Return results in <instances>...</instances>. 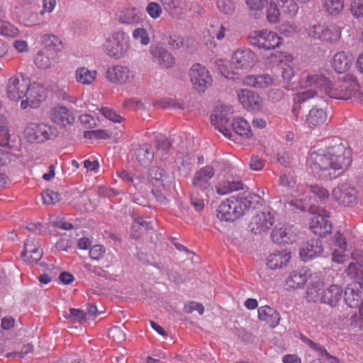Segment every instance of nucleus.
<instances>
[{"mask_svg":"<svg viewBox=\"0 0 363 363\" xmlns=\"http://www.w3.org/2000/svg\"><path fill=\"white\" fill-rule=\"evenodd\" d=\"M310 166L322 180L337 177L352 162V150L339 143L325 150L313 151L308 158Z\"/></svg>","mask_w":363,"mask_h":363,"instance_id":"nucleus-1","label":"nucleus"},{"mask_svg":"<svg viewBox=\"0 0 363 363\" xmlns=\"http://www.w3.org/2000/svg\"><path fill=\"white\" fill-rule=\"evenodd\" d=\"M332 74L330 71L323 70L308 75L306 79V86H314L330 98L340 100L355 99L363 105V94L358 91V84L354 80L344 77L332 83Z\"/></svg>","mask_w":363,"mask_h":363,"instance_id":"nucleus-2","label":"nucleus"},{"mask_svg":"<svg viewBox=\"0 0 363 363\" xmlns=\"http://www.w3.org/2000/svg\"><path fill=\"white\" fill-rule=\"evenodd\" d=\"M309 211L314 216L311 218L310 228L311 231L321 238L332 233L333 224L329 220L330 212L324 208L311 206Z\"/></svg>","mask_w":363,"mask_h":363,"instance_id":"nucleus-3","label":"nucleus"},{"mask_svg":"<svg viewBox=\"0 0 363 363\" xmlns=\"http://www.w3.org/2000/svg\"><path fill=\"white\" fill-rule=\"evenodd\" d=\"M282 38L275 32L267 30L256 31L249 37L250 45L264 50H271L279 47L282 43Z\"/></svg>","mask_w":363,"mask_h":363,"instance_id":"nucleus-4","label":"nucleus"},{"mask_svg":"<svg viewBox=\"0 0 363 363\" xmlns=\"http://www.w3.org/2000/svg\"><path fill=\"white\" fill-rule=\"evenodd\" d=\"M255 54L250 50L235 52L231 57L230 67L233 74L241 75L254 66Z\"/></svg>","mask_w":363,"mask_h":363,"instance_id":"nucleus-5","label":"nucleus"},{"mask_svg":"<svg viewBox=\"0 0 363 363\" xmlns=\"http://www.w3.org/2000/svg\"><path fill=\"white\" fill-rule=\"evenodd\" d=\"M191 82L198 93H203L212 84V77L209 72L200 64H194L189 72Z\"/></svg>","mask_w":363,"mask_h":363,"instance_id":"nucleus-6","label":"nucleus"},{"mask_svg":"<svg viewBox=\"0 0 363 363\" xmlns=\"http://www.w3.org/2000/svg\"><path fill=\"white\" fill-rule=\"evenodd\" d=\"M238 199L232 196L222 202L217 209V218L220 221H234L243 216V211L240 209Z\"/></svg>","mask_w":363,"mask_h":363,"instance_id":"nucleus-7","label":"nucleus"},{"mask_svg":"<svg viewBox=\"0 0 363 363\" xmlns=\"http://www.w3.org/2000/svg\"><path fill=\"white\" fill-rule=\"evenodd\" d=\"M129 48L128 37L123 32H116L106 45V53L116 59L125 55Z\"/></svg>","mask_w":363,"mask_h":363,"instance_id":"nucleus-8","label":"nucleus"},{"mask_svg":"<svg viewBox=\"0 0 363 363\" xmlns=\"http://www.w3.org/2000/svg\"><path fill=\"white\" fill-rule=\"evenodd\" d=\"M308 35L325 43H335L340 38L341 31L336 26L325 27L322 25H316L309 29Z\"/></svg>","mask_w":363,"mask_h":363,"instance_id":"nucleus-9","label":"nucleus"},{"mask_svg":"<svg viewBox=\"0 0 363 363\" xmlns=\"http://www.w3.org/2000/svg\"><path fill=\"white\" fill-rule=\"evenodd\" d=\"M215 170L213 166L206 165L195 172L192 180L193 191H201L207 195V191L211 186L210 179L214 176Z\"/></svg>","mask_w":363,"mask_h":363,"instance_id":"nucleus-10","label":"nucleus"},{"mask_svg":"<svg viewBox=\"0 0 363 363\" xmlns=\"http://www.w3.org/2000/svg\"><path fill=\"white\" fill-rule=\"evenodd\" d=\"M51 128L44 123H30L24 130V135L30 143H40L50 138Z\"/></svg>","mask_w":363,"mask_h":363,"instance_id":"nucleus-11","label":"nucleus"},{"mask_svg":"<svg viewBox=\"0 0 363 363\" xmlns=\"http://www.w3.org/2000/svg\"><path fill=\"white\" fill-rule=\"evenodd\" d=\"M240 209L243 211V216L245 214L257 213L264 204V200L258 194L245 192L242 196L237 197Z\"/></svg>","mask_w":363,"mask_h":363,"instance_id":"nucleus-12","label":"nucleus"},{"mask_svg":"<svg viewBox=\"0 0 363 363\" xmlns=\"http://www.w3.org/2000/svg\"><path fill=\"white\" fill-rule=\"evenodd\" d=\"M334 199L340 204L350 206L357 202V191L348 183L340 184L332 193Z\"/></svg>","mask_w":363,"mask_h":363,"instance_id":"nucleus-13","label":"nucleus"},{"mask_svg":"<svg viewBox=\"0 0 363 363\" xmlns=\"http://www.w3.org/2000/svg\"><path fill=\"white\" fill-rule=\"evenodd\" d=\"M274 216L271 212L262 211L255 213L249 224V228L252 233L258 235L268 230L274 225Z\"/></svg>","mask_w":363,"mask_h":363,"instance_id":"nucleus-14","label":"nucleus"},{"mask_svg":"<svg viewBox=\"0 0 363 363\" xmlns=\"http://www.w3.org/2000/svg\"><path fill=\"white\" fill-rule=\"evenodd\" d=\"M296 238L297 235L291 228L280 223L275 225L271 233L272 242L278 245L292 244Z\"/></svg>","mask_w":363,"mask_h":363,"instance_id":"nucleus-15","label":"nucleus"},{"mask_svg":"<svg viewBox=\"0 0 363 363\" xmlns=\"http://www.w3.org/2000/svg\"><path fill=\"white\" fill-rule=\"evenodd\" d=\"M317 91L315 89H308L303 91L297 94L294 98V104L291 108V113L295 121H298L301 109V104L308 102L309 104H313L315 101L323 102L320 97L316 96Z\"/></svg>","mask_w":363,"mask_h":363,"instance_id":"nucleus-16","label":"nucleus"},{"mask_svg":"<svg viewBox=\"0 0 363 363\" xmlns=\"http://www.w3.org/2000/svg\"><path fill=\"white\" fill-rule=\"evenodd\" d=\"M323 252L322 241L320 239H311L303 244L299 249V257L303 262H308L319 257Z\"/></svg>","mask_w":363,"mask_h":363,"instance_id":"nucleus-17","label":"nucleus"},{"mask_svg":"<svg viewBox=\"0 0 363 363\" xmlns=\"http://www.w3.org/2000/svg\"><path fill=\"white\" fill-rule=\"evenodd\" d=\"M106 74L108 81L119 84L130 82L134 77L133 72L127 67L119 65L109 67Z\"/></svg>","mask_w":363,"mask_h":363,"instance_id":"nucleus-18","label":"nucleus"},{"mask_svg":"<svg viewBox=\"0 0 363 363\" xmlns=\"http://www.w3.org/2000/svg\"><path fill=\"white\" fill-rule=\"evenodd\" d=\"M28 81L16 77H11L7 84L6 94L9 99L17 101L26 94Z\"/></svg>","mask_w":363,"mask_h":363,"instance_id":"nucleus-19","label":"nucleus"},{"mask_svg":"<svg viewBox=\"0 0 363 363\" xmlns=\"http://www.w3.org/2000/svg\"><path fill=\"white\" fill-rule=\"evenodd\" d=\"M318 101L311 104L313 107L306 116L305 123L310 128H318L324 125L328 120L326 111L320 105L317 104Z\"/></svg>","mask_w":363,"mask_h":363,"instance_id":"nucleus-20","label":"nucleus"},{"mask_svg":"<svg viewBox=\"0 0 363 363\" xmlns=\"http://www.w3.org/2000/svg\"><path fill=\"white\" fill-rule=\"evenodd\" d=\"M231 118L232 116L226 112L216 111L215 113L211 116V121L220 133L225 136H230L233 128Z\"/></svg>","mask_w":363,"mask_h":363,"instance_id":"nucleus-21","label":"nucleus"},{"mask_svg":"<svg viewBox=\"0 0 363 363\" xmlns=\"http://www.w3.org/2000/svg\"><path fill=\"white\" fill-rule=\"evenodd\" d=\"M238 96L240 102L247 110L258 111L262 107V99L254 91L248 89H241Z\"/></svg>","mask_w":363,"mask_h":363,"instance_id":"nucleus-22","label":"nucleus"},{"mask_svg":"<svg viewBox=\"0 0 363 363\" xmlns=\"http://www.w3.org/2000/svg\"><path fill=\"white\" fill-rule=\"evenodd\" d=\"M363 288L357 284L348 285L345 290L344 299L347 305L351 308L359 307L362 303Z\"/></svg>","mask_w":363,"mask_h":363,"instance_id":"nucleus-23","label":"nucleus"},{"mask_svg":"<svg viewBox=\"0 0 363 363\" xmlns=\"http://www.w3.org/2000/svg\"><path fill=\"white\" fill-rule=\"evenodd\" d=\"M150 53L162 67L169 68L174 65L173 55L160 45H152Z\"/></svg>","mask_w":363,"mask_h":363,"instance_id":"nucleus-24","label":"nucleus"},{"mask_svg":"<svg viewBox=\"0 0 363 363\" xmlns=\"http://www.w3.org/2000/svg\"><path fill=\"white\" fill-rule=\"evenodd\" d=\"M58 56L55 52L50 50L42 49L38 51L34 57L35 65L40 69H48L57 62Z\"/></svg>","mask_w":363,"mask_h":363,"instance_id":"nucleus-25","label":"nucleus"},{"mask_svg":"<svg viewBox=\"0 0 363 363\" xmlns=\"http://www.w3.org/2000/svg\"><path fill=\"white\" fill-rule=\"evenodd\" d=\"M51 118L55 123L64 127L72 125L75 120L72 112L62 106H56L52 110Z\"/></svg>","mask_w":363,"mask_h":363,"instance_id":"nucleus-26","label":"nucleus"},{"mask_svg":"<svg viewBox=\"0 0 363 363\" xmlns=\"http://www.w3.org/2000/svg\"><path fill=\"white\" fill-rule=\"evenodd\" d=\"M148 180L154 185L159 183L165 189L169 187L172 177L163 169L152 167L148 170Z\"/></svg>","mask_w":363,"mask_h":363,"instance_id":"nucleus-27","label":"nucleus"},{"mask_svg":"<svg viewBox=\"0 0 363 363\" xmlns=\"http://www.w3.org/2000/svg\"><path fill=\"white\" fill-rule=\"evenodd\" d=\"M342 296V288L337 284H332L323 291L320 299L321 303H324L334 307L340 301Z\"/></svg>","mask_w":363,"mask_h":363,"instance_id":"nucleus-28","label":"nucleus"},{"mask_svg":"<svg viewBox=\"0 0 363 363\" xmlns=\"http://www.w3.org/2000/svg\"><path fill=\"white\" fill-rule=\"evenodd\" d=\"M354 60L353 55L347 52H337L333 57V67L337 73H344L350 68Z\"/></svg>","mask_w":363,"mask_h":363,"instance_id":"nucleus-29","label":"nucleus"},{"mask_svg":"<svg viewBox=\"0 0 363 363\" xmlns=\"http://www.w3.org/2000/svg\"><path fill=\"white\" fill-rule=\"evenodd\" d=\"M290 258V252L284 250L276 251L269 255L267 265L271 269H280L286 265Z\"/></svg>","mask_w":363,"mask_h":363,"instance_id":"nucleus-30","label":"nucleus"},{"mask_svg":"<svg viewBox=\"0 0 363 363\" xmlns=\"http://www.w3.org/2000/svg\"><path fill=\"white\" fill-rule=\"evenodd\" d=\"M143 13L137 8H128L121 11L118 16V21L124 24L138 23L142 21Z\"/></svg>","mask_w":363,"mask_h":363,"instance_id":"nucleus-31","label":"nucleus"},{"mask_svg":"<svg viewBox=\"0 0 363 363\" xmlns=\"http://www.w3.org/2000/svg\"><path fill=\"white\" fill-rule=\"evenodd\" d=\"M307 279L306 270H294L286 279V286L288 289H295L303 286L306 283Z\"/></svg>","mask_w":363,"mask_h":363,"instance_id":"nucleus-32","label":"nucleus"},{"mask_svg":"<svg viewBox=\"0 0 363 363\" xmlns=\"http://www.w3.org/2000/svg\"><path fill=\"white\" fill-rule=\"evenodd\" d=\"M346 273L354 280L352 284H357L360 288H363V264L361 262H351L346 269Z\"/></svg>","mask_w":363,"mask_h":363,"instance_id":"nucleus-33","label":"nucleus"},{"mask_svg":"<svg viewBox=\"0 0 363 363\" xmlns=\"http://www.w3.org/2000/svg\"><path fill=\"white\" fill-rule=\"evenodd\" d=\"M28 99H30V106H36L44 98V91L42 86L38 84H30L28 81L26 94L25 95Z\"/></svg>","mask_w":363,"mask_h":363,"instance_id":"nucleus-34","label":"nucleus"},{"mask_svg":"<svg viewBox=\"0 0 363 363\" xmlns=\"http://www.w3.org/2000/svg\"><path fill=\"white\" fill-rule=\"evenodd\" d=\"M135 155L139 163L144 166H148L154 158L152 147L148 144H143L135 149Z\"/></svg>","mask_w":363,"mask_h":363,"instance_id":"nucleus-35","label":"nucleus"},{"mask_svg":"<svg viewBox=\"0 0 363 363\" xmlns=\"http://www.w3.org/2000/svg\"><path fill=\"white\" fill-rule=\"evenodd\" d=\"M42 42L44 45L43 49L50 50L56 54L62 49V41L57 35L45 34L42 37Z\"/></svg>","mask_w":363,"mask_h":363,"instance_id":"nucleus-36","label":"nucleus"},{"mask_svg":"<svg viewBox=\"0 0 363 363\" xmlns=\"http://www.w3.org/2000/svg\"><path fill=\"white\" fill-rule=\"evenodd\" d=\"M232 130L241 137L249 138L252 135L249 123L242 118H238L233 121Z\"/></svg>","mask_w":363,"mask_h":363,"instance_id":"nucleus-37","label":"nucleus"},{"mask_svg":"<svg viewBox=\"0 0 363 363\" xmlns=\"http://www.w3.org/2000/svg\"><path fill=\"white\" fill-rule=\"evenodd\" d=\"M344 4V0H324L323 6L328 15L336 16L342 11Z\"/></svg>","mask_w":363,"mask_h":363,"instance_id":"nucleus-38","label":"nucleus"},{"mask_svg":"<svg viewBox=\"0 0 363 363\" xmlns=\"http://www.w3.org/2000/svg\"><path fill=\"white\" fill-rule=\"evenodd\" d=\"M323 282L320 279L311 281L309 283L308 288L306 291V298L309 302H315L320 296V291L323 289Z\"/></svg>","mask_w":363,"mask_h":363,"instance_id":"nucleus-39","label":"nucleus"},{"mask_svg":"<svg viewBox=\"0 0 363 363\" xmlns=\"http://www.w3.org/2000/svg\"><path fill=\"white\" fill-rule=\"evenodd\" d=\"M76 79L84 84H90L95 79L96 72L90 71L86 67H80L76 70Z\"/></svg>","mask_w":363,"mask_h":363,"instance_id":"nucleus-40","label":"nucleus"},{"mask_svg":"<svg viewBox=\"0 0 363 363\" xmlns=\"http://www.w3.org/2000/svg\"><path fill=\"white\" fill-rule=\"evenodd\" d=\"M164 9L172 16H179L182 13L181 0H160Z\"/></svg>","mask_w":363,"mask_h":363,"instance_id":"nucleus-41","label":"nucleus"},{"mask_svg":"<svg viewBox=\"0 0 363 363\" xmlns=\"http://www.w3.org/2000/svg\"><path fill=\"white\" fill-rule=\"evenodd\" d=\"M278 4L281 11L290 16H295L298 11V7L294 0H278Z\"/></svg>","mask_w":363,"mask_h":363,"instance_id":"nucleus-42","label":"nucleus"},{"mask_svg":"<svg viewBox=\"0 0 363 363\" xmlns=\"http://www.w3.org/2000/svg\"><path fill=\"white\" fill-rule=\"evenodd\" d=\"M216 4L219 11L226 15L233 14L236 8L234 0H217Z\"/></svg>","mask_w":363,"mask_h":363,"instance_id":"nucleus-43","label":"nucleus"},{"mask_svg":"<svg viewBox=\"0 0 363 363\" xmlns=\"http://www.w3.org/2000/svg\"><path fill=\"white\" fill-rule=\"evenodd\" d=\"M172 145V142L167 138H162L157 140V150L161 152V156L163 159L166 160L167 158Z\"/></svg>","mask_w":363,"mask_h":363,"instance_id":"nucleus-44","label":"nucleus"},{"mask_svg":"<svg viewBox=\"0 0 363 363\" xmlns=\"http://www.w3.org/2000/svg\"><path fill=\"white\" fill-rule=\"evenodd\" d=\"M0 34L14 38L18 35V30L9 22L0 19Z\"/></svg>","mask_w":363,"mask_h":363,"instance_id":"nucleus-45","label":"nucleus"},{"mask_svg":"<svg viewBox=\"0 0 363 363\" xmlns=\"http://www.w3.org/2000/svg\"><path fill=\"white\" fill-rule=\"evenodd\" d=\"M308 191L319 198L322 201L329 198V191L323 186L318 184H310L307 186Z\"/></svg>","mask_w":363,"mask_h":363,"instance_id":"nucleus-46","label":"nucleus"},{"mask_svg":"<svg viewBox=\"0 0 363 363\" xmlns=\"http://www.w3.org/2000/svg\"><path fill=\"white\" fill-rule=\"evenodd\" d=\"M280 318L276 308L269 306H263L258 308V318Z\"/></svg>","mask_w":363,"mask_h":363,"instance_id":"nucleus-47","label":"nucleus"},{"mask_svg":"<svg viewBox=\"0 0 363 363\" xmlns=\"http://www.w3.org/2000/svg\"><path fill=\"white\" fill-rule=\"evenodd\" d=\"M42 197L46 204H54L60 200V194L52 189H46L43 191Z\"/></svg>","mask_w":363,"mask_h":363,"instance_id":"nucleus-48","label":"nucleus"},{"mask_svg":"<svg viewBox=\"0 0 363 363\" xmlns=\"http://www.w3.org/2000/svg\"><path fill=\"white\" fill-rule=\"evenodd\" d=\"M350 10L354 18L363 17V0H353L351 2Z\"/></svg>","mask_w":363,"mask_h":363,"instance_id":"nucleus-49","label":"nucleus"},{"mask_svg":"<svg viewBox=\"0 0 363 363\" xmlns=\"http://www.w3.org/2000/svg\"><path fill=\"white\" fill-rule=\"evenodd\" d=\"M280 12L277 4L271 3L267 9V18L272 23H277L279 21Z\"/></svg>","mask_w":363,"mask_h":363,"instance_id":"nucleus-50","label":"nucleus"},{"mask_svg":"<svg viewBox=\"0 0 363 363\" xmlns=\"http://www.w3.org/2000/svg\"><path fill=\"white\" fill-rule=\"evenodd\" d=\"M133 37L135 40H140L141 44L146 45L150 43V37L147 30L143 28H138L134 30Z\"/></svg>","mask_w":363,"mask_h":363,"instance_id":"nucleus-51","label":"nucleus"},{"mask_svg":"<svg viewBox=\"0 0 363 363\" xmlns=\"http://www.w3.org/2000/svg\"><path fill=\"white\" fill-rule=\"evenodd\" d=\"M100 112L101 114L108 118V120L120 123L123 120V118L118 115L115 111L107 107H103L101 108Z\"/></svg>","mask_w":363,"mask_h":363,"instance_id":"nucleus-52","label":"nucleus"},{"mask_svg":"<svg viewBox=\"0 0 363 363\" xmlns=\"http://www.w3.org/2000/svg\"><path fill=\"white\" fill-rule=\"evenodd\" d=\"M162 7L157 2H150L146 7L147 13L152 18H157L162 13Z\"/></svg>","mask_w":363,"mask_h":363,"instance_id":"nucleus-53","label":"nucleus"},{"mask_svg":"<svg viewBox=\"0 0 363 363\" xmlns=\"http://www.w3.org/2000/svg\"><path fill=\"white\" fill-rule=\"evenodd\" d=\"M273 78L269 74L257 75L256 88H265L273 84Z\"/></svg>","mask_w":363,"mask_h":363,"instance_id":"nucleus-54","label":"nucleus"},{"mask_svg":"<svg viewBox=\"0 0 363 363\" xmlns=\"http://www.w3.org/2000/svg\"><path fill=\"white\" fill-rule=\"evenodd\" d=\"M28 254H30L29 256L27 255L26 257H23V260L29 263L37 262L42 258L43 252L37 246L34 250L28 252Z\"/></svg>","mask_w":363,"mask_h":363,"instance_id":"nucleus-55","label":"nucleus"},{"mask_svg":"<svg viewBox=\"0 0 363 363\" xmlns=\"http://www.w3.org/2000/svg\"><path fill=\"white\" fill-rule=\"evenodd\" d=\"M184 309L186 313H191L194 311H198L199 315H202L204 311L203 306L195 301H189L187 304H185Z\"/></svg>","mask_w":363,"mask_h":363,"instance_id":"nucleus-56","label":"nucleus"},{"mask_svg":"<svg viewBox=\"0 0 363 363\" xmlns=\"http://www.w3.org/2000/svg\"><path fill=\"white\" fill-rule=\"evenodd\" d=\"M196 191H193L191 194V204L194 206L196 211H201L204 208V202L202 198L198 197Z\"/></svg>","mask_w":363,"mask_h":363,"instance_id":"nucleus-57","label":"nucleus"},{"mask_svg":"<svg viewBox=\"0 0 363 363\" xmlns=\"http://www.w3.org/2000/svg\"><path fill=\"white\" fill-rule=\"evenodd\" d=\"M84 137L89 138L94 137L97 139H107L110 138V135L104 130H95L91 131H85L84 133Z\"/></svg>","mask_w":363,"mask_h":363,"instance_id":"nucleus-58","label":"nucleus"},{"mask_svg":"<svg viewBox=\"0 0 363 363\" xmlns=\"http://www.w3.org/2000/svg\"><path fill=\"white\" fill-rule=\"evenodd\" d=\"M267 3L268 0H246L250 10L256 11H261Z\"/></svg>","mask_w":363,"mask_h":363,"instance_id":"nucleus-59","label":"nucleus"},{"mask_svg":"<svg viewBox=\"0 0 363 363\" xmlns=\"http://www.w3.org/2000/svg\"><path fill=\"white\" fill-rule=\"evenodd\" d=\"M36 247L37 245L35 242L34 238L28 237L25 241L24 249L21 255V257H26L28 252H32V250H34Z\"/></svg>","mask_w":363,"mask_h":363,"instance_id":"nucleus-60","label":"nucleus"},{"mask_svg":"<svg viewBox=\"0 0 363 363\" xmlns=\"http://www.w3.org/2000/svg\"><path fill=\"white\" fill-rule=\"evenodd\" d=\"M105 252V249L102 245H95L90 248L89 255L94 259H100Z\"/></svg>","mask_w":363,"mask_h":363,"instance_id":"nucleus-61","label":"nucleus"},{"mask_svg":"<svg viewBox=\"0 0 363 363\" xmlns=\"http://www.w3.org/2000/svg\"><path fill=\"white\" fill-rule=\"evenodd\" d=\"M135 228H140L142 229L143 228L145 231H147L152 227H151L150 223L145 220L141 217H138L135 219V222L133 223V224L132 225V230H135Z\"/></svg>","mask_w":363,"mask_h":363,"instance_id":"nucleus-62","label":"nucleus"},{"mask_svg":"<svg viewBox=\"0 0 363 363\" xmlns=\"http://www.w3.org/2000/svg\"><path fill=\"white\" fill-rule=\"evenodd\" d=\"M334 242L340 250L343 251L346 250L347 242L343 235L340 231L335 233L334 235Z\"/></svg>","mask_w":363,"mask_h":363,"instance_id":"nucleus-63","label":"nucleus"},{"mask_svg":"<svg viewBox=\"0 0 363 363\" xmlns=\"http://www.w3.org/2000/svg\"><path fill=\"white\" fill-rule=\"evenodd\" d=\"M249 165L253 170H260L264 166V160L257 155H253Z\"/></svg>","mask_w":363,"mask_h":363,"instance_id":"nucleus-64","label":"nucleus"}]
</instances>
